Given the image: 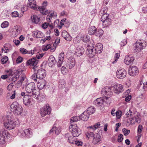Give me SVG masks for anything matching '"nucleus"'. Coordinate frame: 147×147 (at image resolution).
<instances>
[{"label": "nucleus", "mask_w": 147, "mask_h": 147, "mask_svg": "<svg viewBox=\"0 0 147 147\" xmlns=\"http://www.w3.org/2000/svg\"><path fill=\"white\" fill-rule=\"evenodd\" d=\"M26 92L30 94V96L37 99L38 101H42L44 98L41 96L40 92L36 89V85L34 82L29 83L26 86Z\"/></svg>", "instance_id": "nucleus-1"}, {"label": "nucleus", "mask_w": 147, "mask_h": 147, "mask_svg": "<svg viewBox=\"0 0 147 147\" xmlns=\"http://www.w3.org/2000/svg\"><path fill=\"white\" fill-rule=\"evenodd\" d=\"M24 71V70L21 69L15 70L14 71L13 75L12 76V78L14 79L15 78L16 79L18 78L20 76V79L17 82V83L20 86L22 85L24 80L26 79V76L23 73ZM12 80L13 81H15L16 80L15 79H12Z\"/></svg>", "instance_id": "nucleus-2"}, {"label": "nucleus", "mask_w": 147, "mask_h": 147, "mask_svg": "<svg viewBox=\"0 0 147 147\" xmlns=\"http://www.w3.org/2000/svg\"><path fill=\"white\" fill-rule=\"evenodd\" d=\"M146 46V43L143 40L136 41L134 45V53H139L144 49Z\"/></svg>", "instance_id": "nucleus-3"}, {"label": "nucleus", "mask_w": 147, "mask_h": 147, "mask_svg": "<svg viewBox=\"0 0 147 147\" xmlns=\"http://www.w3.org/2000/svg\"><path fill=\"white\" fill-rule=\"evenodd\" d=\"M90 44L86 45L87 48L86 53L87 55L90 57H93L96 53L95 50H94V42L93 40L91 39L90 40Z\"/></svg>", "instance_id": "nucleus-4"}, {"label": "nucleus", "mask_w": 147, "mask_h": 147, "mask_svg": "<svg viewBox=\"0 0 147 147\" xmlns=\"http://www.w3.org/2000/svg\"><path fill=\"white\" fill-rule=\"evenodd\" d=\"M10 107L15 115H20L23 111L22 107L16 102H13Z\"/></svg>", "instance_id": "nucleus-5"}, {"label": "nucleus", "mask_w": 147, "mask_h": 147, "mask_svg": "<svg viewBox=\"0 0 147 147\" xmlns=\"http://www.w3.org/2000/svg\"><path fill=\"white\" fill-rule=\"evenodd\" d=\"M10 134L7 131L0 127V144H4L5 139L9 138Z\"/></svg>", "instance_id": "nucleus-6"}, {"label": "nucleus", "mask_w": 147, "mask_h": 147, "mask_svg": "<svg viewBox=\"0 0 147 147\" xmlns=\"http://www.w3.org/2000/svg\"><path fill=\"white\" fill-rule=\"evenodd\" d=\"M69 129L74 137H78L81 134V130L76 125H71L69 126Z\"/></svg>", "instance_id": "nucleus-7"}, {"label": "nucleus", "mask_w": 147, "mask_h": 147, "mask_svg": "<svg viewBox=\"0 0 147 147\" xmlns=\"http://www.w3.org/2000/svg\"><path fill=\"white\" fill-rule=\"evenodd\" d=\"M76 39L74 40V43L76 44L75 46L76 47L75 53L76 55L78 57H80L83 54L84 52V48L80 45H77V43H78V40L77 41Z\"/></svg>", "instance_id": "nucleus-8"}, {"label": "nucleus", "mask_w": 147, "mask_h": 147, "mask_svg": "<svg viewBox=\"0 0 147 147\" xmlns=\"http://www.w3.org/2000/svg\"><path fill=\"white\" fill-rule=\"evenodd\" d=\"M112 87H106L103 88L101 92V94L105 96L106 100H108L113 94V92L111 91Z\"/></svg>", "instance_id": "nucleus-9"}, {"label": "nucleus", "mask_w": 147, "mask_h": 147, "mask_svg": "<svg viewBox=\"0 0 147 147\" xmlns=\"http://www.w3.org/2000/svg\"><path fill=\"white\" fill-rule=\"evenodd\" d=\"M51 111V109L48 104L40 109V113L42 117H44L47 115L50 114Z\"/></svg>", "instance_id": "nucleus-10"}, {"label": "nucleus", "mask_w": 147, "mask_h": 147, "mask_svg": "<svg viewBox=\"0 0 147 147\" xmlns=\"http://www.w3.org/2000/svg\"><path fill=\"white\" fill-rule=\"evenodd\" d=\"M38 62V60L36 57H34L27 61L26 62L27 65H30V67L33 68L34 70L35 71Z\"/></svg>", "instance_id": "nucleus-11"}, {"label": "nucleus", "mask_w": 147, "mask_h": 147, "mask_svg": "<svg viewBox=\"0 0 147 147\" xmlns=\"http://www.w3.org/2000/svg\"><path fill=\"white\" fill-rule=\"evenodd\" d=\"M127 72L125 69L123 68L118 69L116 72L117 77L119 79H123L126 76Z\"/></svg>", "instance_id": "nucleus-12"}, {"label": "nucleus", "mask_w": 147, "mask_h": 147, "mask_svg": "<svg viewBox=\"0 0 147 147\" xmlns=\"http://www.w3.org/2000/svg\"><path fill=\"white\" fill-rule=\"evenodd\" d=\"M17 123L16 121L14 122L13 121H5L4 124L6 128L9 129H11L14 128Z\"/></svg>", "instance_id": "nucleus-13"}, {"label": "nucleus", "mask_w": 147, "mask_h": 147, "mask_svg": "<svg viewBox=\"0 0 147 147\" xmlns=\"http://www.w3.org/2000/svg\"><path fill=\"white\" fill-rule=\"evenodd\" d=\"M139 73V70L138 68L135 66L130 67L128 70V73L129 75L131 76H135L138 75Z\"/></svg>", "instance_id": "nucleus-14"}, {"label": "nucleus", "mask_w": 147, "mask_h": 147, "mask_svg": "<svg viewBox=\"0 0 147 147\" xmlns=\"http://www.w3.org/2000/svg\"><path fill=\"white\" fill-rule=\"evenodd\" d=\"M76 64L75 58L73 57H70L67 62V66L69 69L73 68Z\"/></svg>", "instance_id": "nucleus-15"}, {"label": "nucleus", "mask_w": 147, "mask_h": 147, "mask_svg": "<svg viewBox=\"0 0 147 147\" xmlns=\"http://www.w3.org/2000/svg\"><path fill=\"white\" fill-rule=\"evenodd\" d=\"M28 7L35 10H38V6L36 5L34 0H29L28 1Z\"/></svg>", "instance_id": "nucleus-16"}, {"label": "nucleus", "mask_w": 147, "mask_h": 147, "mask_svg": "<svg viewBox=\"0 0 147 147\" xmlns=\"http://www.w3.org/2000/svg\"><path fill=\"white\" fill-rule=\"evenodd\" d=\"M134 58L131 55L126 56L124 60V63L127 65H131L133 63Z\"/></svg>", "instance_id": "nucleus-17"}, {"label": "nucleus", "mask_w": 147, "mask_h": 147, "mask_svg": "<svg viewBox=\"0 0 147 147\" xmlns=\"http://www.w3.org/2000/svg\"><path fill=\"white\" fill-rule=\"evenodd\" d=\"M101 20L102 22L103 25L108 26L111 20L108 18V16L107 14H103L100 19Z\"/></svg>", "instance_id": "nucleus-18"}, {"label": "nucleus", "mask_w": 147, "mask_h": 147, "mask_svg": "<svg viewBox=\"0 0 147 147\" xmlns=\"http://www.w3.org/2000/svg\"><path fill=\"white\" fill-rule=\"evenodd\" d=\"M46 72L45 70L44 69H38L37 73L38 79L41 80L44 78L46 76Z\"/></svg>", "instance_id": "nucleus-19"}, {"label": "nucleus", "mask_w": 147, "mask_h": 147, "mask_svg": "<svg viewBox=\"0 0 147 147\" xmlns=\"http://www.w3.org/2000/svg\"><path fill=\"white\" fill-rule=\"evenodd\" d=\"M113 88L114 92L116 94H119L123 90V86L121 84H116Z\"/></svg>", "instance_id": "nucleus-20"}, {"label": "nucleus", "mask_w": 147, "mask_h": 147, "mask_svg": "<svg viewBox=\"0 0 147 147\" xmlns=\"http://www.w3.org/2000/svg\"><path fill=\"white\" fill-rule=\"evenodd\" d=\"M101 141V139L100 135L98 134H95L92 141V143L94 145H98L100 143Z\"/></svg>", "instance_id": "nucleus-21"}, {"label": "nucleus", "mask_w": 147, "mask_h": 147, "mask_svg": "<svg viewBox=\"0 0 147 147\" xmlns=\"http://www.w3.org/2000/svg\"><path fill=\"white\" fill-rule=\"evenodd\" d=\"M31 96L30 95L27 94L24 96L23 99V102L26 105L28 106L30 104L32 100L30 98Z\"/></svg>", "instance_id": "nucleus-22"}, {"label": "nucleus", "mask_w": 147, "mask_h": 147, "mask_svg": "<svg viewBox=\"0 0 147 147\" xmlns=\"http://www.w3.org/2000/svg\"><path fill=\"white\" fill-rule=\"evenodd\" d=\"M104 99L102 98H97L94 101L93 103L96 106L99 107L102 106L104 103Z\"/></svg>", "instance_id": "nucleus-23"}, {"label": "nucleus", "mask_w": 147, "mask_h": 147, "mask_svg": "<svg viewBox=\"0 0 147 147\" xmlns=\"http://www.w3.org/2000/svg\"><path fill=\"white\" fill-rule=\"evenodd\" d=\"M103 47L102 44L101 43L97 44L94 48V49L97 54H100L102 51Z\"/></svg>", "instance_id": "nucleus-24"}, {"label": "nucleus", "mask_w": 147, "mask_h": 147, "mask_svg": "<svg viewBox=\"0 0 147 147\" xmlns=\"http://www.w3.org/2000/svg\"><path fill=\"white\" fill-rule=\"evenodd\" d=\"M56 61L55 60L54 57L53 56H51L49 57L48 61V64L49 66L52 67L55 65L56 63Z\"/></svg>", "instance_id": "nucleus-25"}, {"label": "nucleus", "mask_w": 147, "mask_h": 147, "mask_svg": "<svg viewBox=\"0 0 147 147\" xmlns=\"http://www.w3.org/2000/svg\"><path fill=\"white\" fill-rule=\"evenodd\" d=\"M46 81L45 80H42L38 82L37 86L39 89H42L46 86Z\"/></svg>", "instance_id": "nucleus-26"}, {"label": "nucleus", "mask_w": 147, "mask_h": 147, "mask_svg": "<svg viewBox=\"0 0 147 147\" xmlns=\"http://www.w3.org/2000/svg\"><path fill=\"white\" fill-rule=\"evenodd\" d=\"M89 117V115L87 113L86 111H84L80 116V117L81 119L84 121H87Z\"/></svg>", "instance_id": "nucleus-27"}, {"label": "nucleus", "mask_w": 147, "mask_h": 147, "mask_svg": "<svg viewBox=\"0 0 147 147\" xmlns=\"http://www.w3.org/2000/svg\"><path fill=\"white\" fill-rule=\"evenodd\" d=\"M33 36L36 38H42L43 36V33L40 31H35L32 32Z\"/></svg>", "instance_id": "nucleus-28"}, {"label": "nucleus", "mask_w": 147, "mask_h": 147, "mask_svg": "<svg viewBox=\"0 0 147 147\" xmlns=\"http://www.w3.org/2000/svg\"><path fill=\"white\" fill-rule=\"evenodd\" d=\"M21 28L18 26H15L13 29V32L14 33V36H16L18 35L21 32Z\"/></svg>", "instance_id": "nucleus-29"}, {"label": "nucleus", "mask_w": 147, "mask_h": 147, "mask_svg": "<svg viewBox=\"0 0 147 147\" xmlns=\"http://www.w3.org/2000/svg\"><path fill=\"white\" fill-rule=\"evenodd\" d=\"M100 125V123L99 122L95 123L93 125H91L87 127V128L90 131H94L96 129L99 127Z\"/></svg>", "instance_id": "nucleus-30"}, {"label": "nucleus", "mask_w": 147, "mask_h": 147, "mask_svg": "<svg viewBox=\"0 0 147 147\" xmlns=\"http://www.w3.org/2000/svg\"><path fill=\"white\" fill-rule=\"evenodd\" d=\"M65 137L66 139H67V141L69 143L72 144H74L75 141L74 137L69 136L68 133H67L65 134Z\"/></svg>", "instance_id": "nucleus-31"}, {"label": "nucleus", "mask_w": 147, "mask_h": 147, "mask_svg": "<svg viewBox=\"0 0 147 147\" xmlns=\"http://www.w3.org/2000/svg\"><path fill=\"white\" fill-rule=\"evenodd\" d=\"M32 22L35 24H37L40 20V17L38 16L33 15L31 17Z\"/></svg>", "instance_id": "nucleus-32"}, {"label": "nucleus", "mask_w": 147, "mask_h": 147, "mask_svg": "<svg viewBox=\"0 0 147 147\" xmlns=\"http://www.w3.org/2000/svg\"><path fill=\"white\" fill-rule=\"evenodd\" d=\"M16 94V91L15 90L7 91V96H10V98L11 99H13L15 98Z\"/></svg>", "instance_id": "nucleus-33"}, {"label": "nucleus", "mask_w": 147, "mask_h": 147, "mask_svg": "<svg viewBox=\"0 0 147 147\" xmlns=\"http://www.w3.org/2000/svg\"><path fill=\"white\" fill-rule=\"evenodd\" d=\"M54 131H55L56 134L57 135L59 134L61 131L60 127H53L50 130V133L51 134Z\"/></svg>", "instance_id": "nucleus-34"}, {"label": "nucleus", "mask_w": 147, "mask_h": 147, "mask_svg": "<svg viewBox=\"0 0 147 147\" xmlns=\"http://www.w3.org/2000/svg\"><path fill=\"white\" fill-rule=\"evenodd\" d=\"M96 30V28L95 26H91L88 29V33L90 35L94 34Z\"/></svg>", "instance_id": "nucleus-35"}, {"label": "nucleus", "mask_w": 147, "mask_h": 147, "mask_svg": "<svg viewBox=\"0 0 147 147\" xmlns=\"http://www.w3.org/2000/svg\"><path fill=\"white\" fill-rule=\"evenodd\" d=\"M6 118V120H5L6 121H13L14 117L13 115L10 112L7 113Z\"/></svg>", "instance_id": "nucleus-36"}, {"label": "nucleus", "mask_w": 147, "mask_h": 147, "mask_svg": "<svg viewBox=\"0 0 147 147\" xmlns=\"http://www.w3.org/2000/svg\"><path fill=\"white\" fill-rule=\"evenodd\" d=\"M25 132L26 137L30 138L32 136V132L31 129H24Z\"/></svg>", "instance_id": "nucleus-37"}, {"label": "nucleus", "mask_w": 147, "mask_h": 147, "mask_svg": "<svg viewBox=\"0 0 147 147\" xmlns=\"http://www.w3.org/2000/svg\"><path fill=\"white\" fill-rule=\"evenodd\" d=\"M95 111V109L94 107H88L85 111L89 115L94 113Z\"/></svg>", "instance_id": "nucleus-38"}, {"label": "nucleus", "mask_w": 147, "mask_h": 147, "mask_svg": "<svg viewBox=\"0 0 147 147\" xmlns=\"http://www.w3.org/2000/svg\"><path fill=\"white\" fill-rule=\"evenodd\" d=\"M103 32L104 31L102 29H96L94 34L97 36L101 37L103 35Z\"/></svg>", "instance_id": "nucleus-39"}, {"label": "nucleus", "mask_w": 147, "mask_h": 147, "mask_svg": "<svg viewBox=\"0 0 147 147\" xmlns=\"http://www.w3.org/2000/svg\"><path fill=\"white\" fill-rule=\"evenodd\" d=\"M65 83L63 80H60L59 82V87L60 88H63L65 87Z\"/></svg>", "instance_id": "nucleus-40"}, {"label": "nucleus", "mask_w": 147, "mask_h": 147, "mask_svg": "<svg viewBox=\"0 0 147 147\" xmlns=\"http://www.w3.org/2000/svg\"><path fill=\"white\" fill-rule=\"evenodd\" d=\"M47 1H44L42 4V6L40 7L38 6V10L39 11H45L47 6Z\"/></svg>", "instance_id": "nucleus-41"}, {"label": "nucleus", "mask_w": 147, "mask_h": 147, "mask_svg": "<svg viewBox=\"0 0 147 147\" xmlns=\"http://www.w3.org/2000/svg\"><path fill=\"white\" fill-rule=\"evenodd\" d=\"M89 131L87 132L86 133V136L88 138H89L90 137H93L95 134H94L93 132L92 131H90L89 129H88Z\"/></svg>", "instance_id": "nucleus-42"}, {"label": "nucleus", "mask_w": 147, "mask_h": 147, "mask_svg": "<svg viewBox=\"0 0 147 147\" xmlns=\"http://www.w3.org/2000/svg\"><path fill=\"white\" fill-rule=\"evenodd\" d=\"M18 134L21 137L23 138L26 137L25 132L24 131V129L23 130L21 129L19 131Z\"/></svg>", "instance_id": "nucleus-43"}, {"label": "nucleus", "mask_w": 147, "mask_h": 147, "mask_svg": "<svg viewBox=\"0 0 147 147\" xmlns=\"http://www.w3.org/2000/svg\"><path fill=\"white\" fill-rule=\"evenodd\" d=\"M80 119V116L72 117L71 118V122H75Z\"/></svg>", "instance_id": "nucleus-44"}, {"label": "nucleus", "mask_w": 147, "mask_h": 147, "mask_svg": "<svg viewBox=\"0 0 147 147\" xmlns=\"http://www.w3.org/2000/svg\"><path fill=\"white\" fill-rule=\"evenodd\" d=\"M8 60V57L7 56H5L1 59V62L2 64H4L7 62Z\"/></svg>", "instance_id": "nucleus-45"}, {"label": "nucleus", "mask_w": 147, "mask_h": 147, "mask_svg": "<svg viewBox=\"0 0 147 147\" xmlns=\"http://www.w3.org/2000/svg\"><path fill=\"white\" fill-rule=\"evenodd\" d=\"M9 24L7 21H5L3 22L1 24V27L2 28H7L9 26Z\"/></svg>", "instance_id": "nucleus-46"}, {"label": "nucleus", "mask_w": 147, "mask_h": 147, "mask_svg": "<svg viewBox=\"0 0 147 147\" xmlns=\"http://www.w3.org/2000/svg\"><path fill=\"white\" fill-rule=\"evenodd\" d=\"M64 57V53L62 52L61 53L59 56L58 60L60 61H63Z\"/></svg>", "instance_id": "nucleus-47"}, {"label": "nucleus", "mask_w": 147, "mask_h": 147, "mask_svg": "<svg viewBox=\"0 0 147 147\" xmlns=\"http://www.w3.org/2000/svg\"><path fill=\"white\" fill-rule=\"evenodd\" d=\"M2 52H4L5 53H7L9 51V50L5 46H4L1 49Z\"/></svg>", "instance_id": "nucleus-48"}, {"label": "nucleus", "mask_w": 147, "mask_h": 147, "mask_svg": "<svg viewBox=\"0 0 147 147\" xmlns=\"http://www.w3.org/2000/svg\"><path fill=\"white\" fill-rule=\"evenodd\" d=\"M31 78L36 82L38 79L37 75V74H33L31 77Z\"/></svg>", "instance_id": "nucleus-49"}, {"label": "nucleus", "mask_w": 147, "mask_h": 147, "mask_svg": "<svg viewBox=\"0 0 147 147\" xmlns=\"http://www.w3.org/2000/svg\"><path fill=\"white\" fill-rule=\"evenodd\" d=\"M89 37L88 35H85L83 37L82 40L84 42H87L89 40Z\"/></svg>", "instance_id": "nucleus-50"}, {"label": "nucleus", "mask_w": 147, "mask_h": 147, "mask_svg": "<svg viewBox=\"0 0 147 147\" xmlns=\"http://www.w3.org/2000/svg\"><path fill=\"white\" fill-rule=\"evenodd\" d=\"M121 112L120 111H118L116 112L115 115H116L117 119H119L121 116Z\"/></svg>", "instance_id": "nucleus-51"}, {"label": "nucleus", "mask_w": 147, "mask_h": 147, "mask_svg": "<svg viewBox=\"0 0 147 147\" xmlns=\"http://www.w3.org/2000/svg\"><path fill=\"white\" fill-rule=\"evenodd\" d=\"M13 86V83H10L9 85H8L7 88L8 91H13V90H12Z\"/></svg>", "instance_id": "nucleus-52"}, {"label": "nucleus", "mask_w": 147, "mask_h": 147, "mask_svg": "<svg viewBox=\"0 0 147 147\" xmlns=\"http://www.w3.org/2000/svg\"><path fill=\"white\" fill-rule=\"evenodd\" d=\"M120 56L119 53H116L115 55V60L114 61H113L112 62V63L114 64L116 63L117 60V59L119 58Z\"/></svg>", "instance_id": "nucleus-53"}, {"label": "nucleus", "mask_w": 147, "mask_h": 147, "mask_svg": "<svg viewBox=\"0 0 147 147\" xmlns=\"http://www.w3.org/2000/svg\"><path fill=\"white\" fill-rule=\"evenodd\" d=\"M61 71L62 74L63 75H65L67 73V69L66 68V67L63 66L61 69Z\"/></svg>", "instance_id": "nucleus-54"}, {"label": "nucleus", "mask_w": 147, "mask_h": 147, "mask_svg": "<svg viewBox=\"0 0 147 147\" xmlns=\"http://www.w3.org/2000/svg\"><path fill=\"white\" fill-rule=\"evenodd\" d=\"M122 131L124 133V134L125 136H126L128 135L130 132V130H127L125 128H124L123 129Z\"/></svg>", "instance_id": "nucleus-55"}, {"label": "nucleus", "mask_w": 147, "mask_h": 147, "mask_svg": "<svg viewBox=\"0 0 147 147\" xmlns=\"http://www.w3.org/2000/svg\"><path fill=\"white\" fill-rule=\"evenodd\" d=\"M20 51L21 53L23 54H25L28 53L27 50L24 48H21L20 49Z\"/></svg>", "instance_id": "nucleus-56"}, {"label": "nucleus", "mask_w": 147, "mask_h": 147, "mask_svg": "<svg viewBox=\"0 0 147 147\" xmlns=\"http://www.w3.org/2000/svg\"><path fill=\"white\" fill-rule=\"evenodd\" d=\"M142 125H140L138 126V134H141L142 130Z\"/></svg>", "instance_id": "nucleus-57"}, {"label": "nucleus", "mask_w": 147, "mask_h": 147, "mask_svg": "<svg viewBox=\"0 0 147 147\" xmlns=\"http://www.w3.org/2000/svg\"><path fill=\"white\" fill-rule=\"evenodd\" d=\"M127 43L126 40L125 39L123 40L120 42L121 47L124 46Z\"/></svg>", "instance_id": "nucleus-58"}, {"label": "nucleus", "mask_w": 147, "mask_h": 147, "mask_svg": "<svg viewBox=\"0 0 147 147\" xmlns=\"http://www.w3.org/2000/svg\"><path fill=\"white\" fill-rule=\"evenodd\" d=\"M123 139V135L121 134H120L118 137L117 141L119 142H121Z\"/></svg>", "instance_id": "nucleus-59"}, {"label": "nucleus", "mask_w": 147, "mask_h": 147, "mask_svg": "<svg viewBox=\"0 0 147 147\" xmlns=\"http://www.w3.org/2000/svg\"><path fill=\"white\" fill-rule=\"evenodd\" d=\"M139 115H137L135 117L136 121L138 123H140L141 121V119Z\"/></svg>", "instance_id": "nucleus-60"}, {"label": "nucleus", "mask_w": 147, "mask_h": 147, "mask_svg": "<svg viewBox=\"0 0 147 147\" xmlns=\"http://www.w3.org/2000/svg\"><path fill=\"white\" fill-rule=\"evenodd\" d=\"M43 15H47L50 12V11L48 10H47L46 9H45V11H40Z\"/></svg>", "instance_id": "nucleus-61"}, {"label": "nucleus", "mask_w": 147, "mask_h": 147, "mask_svg": "<svg viewBox=\"0 0 147 147\" xmlns=\"http://www.w3.org/2000/svg\"><path fill=\"white\" fill-rule=\"evenodd\" d=\"M18 13L17 11H14L12 13V16L13 17H18Z\"/></svg>", "instance_id": "nucleus-62"}, {"label": "nucleus", "mask_w": 147, "mask_h": 147, "mask_svg": "<svg viewBox=\"0 0 147 147\" xmlns=\"http://www.w3.org/2000/svg\"><path fill=\"white\" fill-rule=\"evenodd\" d=\"M64 38L67 40L68 41H70L72 39L71 37H70L69 34H68L67 35H66Z\"/></svg>", "instance_id": "nucleus-63"}, {"label": "nucleus", "mask_w": 147, "mask_h": 147, "mask_svg": "<svg viewBox=\"0 0 147 147\" xmlns=\"http://www.w3.org/2000/svg\"><path fill=\"white\" fill-rule=\"evenodd\" d=\"M82 143H83L82 142L79 140L76 141L74 143V144L78 146H82Z\"/></svg>", "instance_id": "nucleus-64"}]
</instances>
